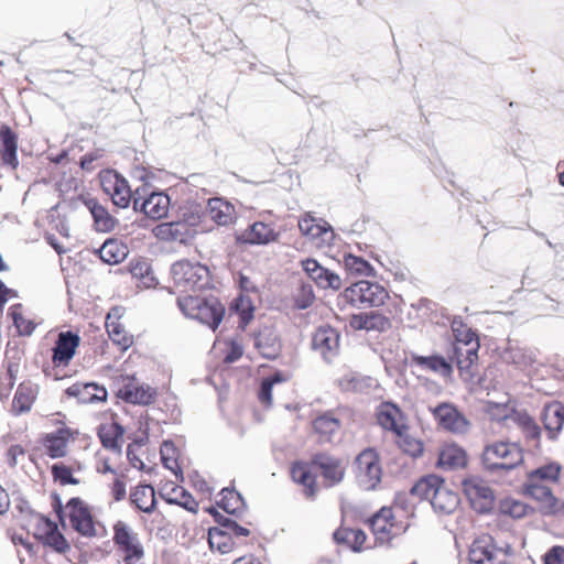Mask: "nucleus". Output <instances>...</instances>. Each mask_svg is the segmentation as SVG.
Here are the masks:
<instances>
[{"label":"nucleus","instance_id":"nucleus-34","mask_svg":"<svg viewBox=\"0 0 564 564\" xmlns=\"http://www.w3.org/2000/svg\"><path fill=\"white\" fill-rule=\"evenodd\" d=\"M495 409L498 411H502L503 414L498 416L497 420H512L516 422L525 434L527 438L538 440L540 437V429L534 422V420L527 413L516 412L512 415L508 413L507 408H500L499 405H495Z\"/></svg>","mask_w":564,"mask_h":564},{"label":"nucleus","instance_id":"nucleus-62","mask_svg":"<svg viewBox=\"0 0 564 564\" xmlns=\"http://www.w3.org/2000/svg\"><path fill=\"white\" fill-rule=\"evenodd\" d=\"M101 154L98 151L86 153L80 159V166L83 170L91 171L95 169L94 162L99 160Z\"/></svg>","mask_w":564,"mask_h":564},{"label":"nucleus","instance_id":"nucleus-63","mask_svg":"<svg viewBox=\"0 0 564 564\" xmlns=\"http://www.w3.org/2000/svg\"><path fill=\"white\" fill-rule=\"evenodd\" d=\"M512 361L520 366H528L534 361L532 354L525 355L522 349L512 350Z\"/></svg>","mask_w":564,"mask_h":564},{"label":"nucleus","instance_id":"nucleus-25","mask_svg":"<svg viewBox=\"0 0 564 564\" xmlns=\"http://www.w3.org/2000/svg\"><path fill=\"white\" fill-rule=\"evenodd\" d=\"M66 393L69 397L77 398L82 403H94L106 401L107 390L94 382H76L67 388Z\"/></svg>","mask_w":564,"mask_h":564},{"label":"nucleus","instance_id":"nucleus-20","mask_svg":"<svg viewBox=\"0 0 564 564\" xmlns=\"http://www.w3.org/2000/svg\"><path fill=\"white\" fill-rule=\"evenodd\" d=\"M299 229L303 236L316 243L328 242L333 237L330 226L323 219H316L311 214H305L299 220Z\"/></svg>","mask_w":564,"mask_h":564},{"label":"nucleus","instance_id":"nucleus-17","mask_svg":"<svg viewBox=\"0 0 564 564\" xmlns=\"http://www.w3.org/2000/svg\"><path fill=\"white\" fill-rule=\"evenodd\" d=\"M153 235L162 241L188 243L197 235V229H188L180 221L162 223L153 228Z\"/></svg>","mask_w":564,"mask_h":564},{"label":"nucleus","instance_id":"nucleus-22","mask_svg":"<svg viewBox=\"0 0 564 564\" xmlns=\"http://www.w3.org/2000/svg\"><path fill=\"white\" fill-rule=\"evenodd\" d=\"M39 519L40 524L36 536L43 540L46 545L51 546L56 552H66L69 549V544L64 535L58 531L56 523L43 516H40Z\"/></svg>","mask_w":564,"mask_h":564},{"label":"nucleus","instance_id":"nucleus-59","mask_svg":"<svg viewBox=\"0 0 564 564\" xmlns=\"http://www.w3.org/2000/svg\"><path fill=\"white\" fill-rule=\"evenodd\" d=\"M544 564H564V547H551L544 555Z\"/></svg>","mask_w":564,"mask_h":564},{"label":"nucleus","instance_id":"nucleus-27","mask_svg":"<svg viewBox=\"0 0 564 564\" xmlns=\"http://www.w3.org/2000/svg\"><path fill=\"white\" fill-rule=\"evenodd\" d=\"M18 135L10 127L3 124L0 128V154L4 164L17 169L19 165L18 156Z\"/></svg>","mask_w":564,"mask_h":564},{"label":"nucleus","instance_id":"nucleus-49","mask_svg":"<svg viewBox=\"0 0 564 564\" xmlns=\"http://www.w3.org/2000/svg\"><path fill=\"white\" fill-rule=\"evenodd\" d=\"M292 299L295 308H308L315 301V294L312 284L310 282H301L294 290Z\"/></svg>","mask_w":564,"mask_h":564},{"label":"nucleus","instance_id":"nucleus-47","mask_svg":"<svg viewBox=\"0 0 564 564\" xmlns=\"http://www.w3.org/2000/svg\"><path fill=\"white\" fill-rule=\"evenodd\" d=\"M34 399L35 393L33 388L24 383L20 384L12 401V411L17 415L28 412L31 409Z\"/></svg>","mask_w":564,"mask_h":564},{"label":"nucleus","instance_id":"nucleus-8","mask_svg":"<svg viewBox=\"0 0 564 564\" xmlns=\"http://www.w3.org/2000/svg\"><path fill=\"white\" fill-rule=\"evenodd\" d=\"M464 492L471 507L479 513H486L494 507V492L485 480L471 476L462 482Z\"/></svg>","mask_w":564,"mask_h":564},{"label":"nucleus","instance_id":"nucleus-45","mask_svg":"<svg viewBox=\"0 0 564 564\" xmlns=\"http://www.w3.org/2000/svg\"><path fill=\"white\" fill-rule=\"evenodd\" d=\"M208 543L212 550H217L220 554H228L234 550L235 541L230 532L219 528H212L208 532Z\"/></svg>","mask_w":564,"mask_h":564},{"label":"nucleus","instance_id":"nucleus-26","mask_svg":"<svg viewBox=\"0 0 564 564\" xmlns=\"http://www.w3.org/2000/svg\"><path fill=\"white\" fill-rule=\"evenodd\" d=\"M469 564H496V549L492 539L484 535L476 539L469 549Z\"/></svg>","mask_w":564,"mask_h":564},{"label":"nucleus","instance_id":"nucleus-3","mask_svg":"<svg viewBox=\"0 0 564 564\" xmlns=\"http://www.w3.org/2000/svg\"><path fill=\"white\" fill-rule=\"evenodd\" d=\"M177 305L186 317L197 319L213 330L218 327L225 315L224 305L214 296H180L177 299Z\"/></svg>","mask_w":564,"mask_h":564},{"label":"nucleus","instance_id":"nucleus-44","mask_svg":"<svg viewBox=\"0 0 564 564\" xmlns=\"http://www.w3.org/2000/svg\"><path fill=\"white\" fill-rule=\"evenodd\" d=\"M67 441L68 432L66 430H58L56 433L47 434L44 441L47 455L52 458L65 456Z\"/></svg>","mask_w":564,"mask_h":564},{"label":"nucleus","instance_id":"nucleus-14","mask_svg":"<svg viewBox=\"0 0 564 564\" xmlns=\"http://www.w3.org/2000/svg\"><path fill=\"white\" fill-rule=\"evenodd\" d=\"M170 197L162 192H153L148 197H133V209L151 219H161L169 213Z\"/></svg>","mask_w":564,"mask_h":564},{"label":"nucleus","instance_id":"nucleus-53","mask_svg":"<svg viewBox=\"0 0 564 564\" xmlns=\"http://www.w3.org/2000/svg\"><path fill=\"white\" fill-rule=\"evenodd\" d=\"M131 274L133 278L140 280L144 288H152L156 284L152 269L147 262H137L131 267Z\"/></svg>","mask_w":564,"mask_h":564},{"label":"nucleus","instance_id":"nucleus-4","mask_svg":"<svg viewBox=\"0 0 564 564\" xmlns=\"http://www.w3.org/2000/svg\"><path fill=\"white\" fill-rule=\"evenodd\" d=\"M171 276L174 288L181 292L200 290L208 284L209 271L198 263L180 260L172 264Z\"/></svg>","mask_w":564,"mask_h":564},{"label":"nucleus","instance_id":"nucleus-9","mask_svg":"<svg viewBox=\"0 0 564 564\" xmlns=\"http://www.w3.org/2000/svg\"><path fill=\"white\" fill-rule=\"evenodd\" d=\"M100 183L104 192L108 194L112 203L120 207L127 208L130 203H133V197H139V189L131 193L128 182L117 172L109 171L101 175Z\"/></svg>","mask_w":564,"mask_h":564},{"label":"nucleus","instance_id":"nucleus-61","mask_svg":"<svg viewBox=\"0 0 564 564\" xmlns=\"http://www.w3.org/2000/svg\"><path fill=\"white\" fill-rule=\"evenodd\" d=\"M272 381L263 379L259 391V400L262 403L271 404L272 401Z\"/></svg>","mask_w":564,"mask_h":564},{"label":"nucleus","instance_id":"nucleus-30","mask_svg":"<svg viewBox=\"0 0 564 564\" xmlns=\"http://www.w3.org/2000/svg\"><path fill=\"white\" fill-rule=\"evenodd\" d=\"M467 464L466 452L456 444H447L442 447L438 454L437 466L452 470L463 468Z\"/></svg>","mask_w":564,"mask_h":564},{"label":"nucleus","instance_id":"nucleus-57","mask_svg":"<svg viewBox=\"0 0 564 564\" xmlns=\"http://www.w3.org/2000/svg\"><path fill=\"white\" fill-rule=\"evenodd\" d=\"M391 326L390 321L377 312L368 313V330L384 332Z\"/></svg>","mask_w":564,"mask_h":564},{"label":"nucleus","instance_id":"nucleus-54","mask_svg":"<svg viewBox=\"0 0 564 564\" xmlns=\"http://www.w3.org/2000/svg\"><path fill=\"white\" fill-rule=\"evenodd\" d=\"M528 505L519 500L505 499L500 502V511L503 514H508L514 519L524 517L528 513Z\"/></svg>","mask_w":564,"mask_h":564},{"label":"nucleus","instance_id":"nucleus-5","mask_svg":"<svg viewBox=\"0 0 564 564\" xmlns=\"http://www.w3.org/2000/svg\"><path fill=\"white\" fill-rule=\"evenodd\" d=\"M387 292L378 283L370 281H359L346 288L343 299L359 308L368 306H379L384 303Z\"/></svg>","mask_w":564,"mask_h":564},{"label":"nucleus","instance_id":"nucleus-2","mask_svg":"<svg viewBox=\"0 0 564 564\" xmlns=\"http://www.w3.org/2000/svg\"><path fill=\"white\" fill-rule=\"evenodd\" d=\"M522 462V448L513 442L498 441L489 443L481 454L482 466L490 474L508 473Z\"/></svg>","mask_w":564,"mask_h":564},{"label":"nucleus","instance_id":"nucleus-33","mask_svg":"<svg viewBox=\"0 0 564 564\" xmlns=\"http://www.w3.org/2000/svg\"><path fill=\"white\" fill-rule=\"evenodd\" d=\"M86 206L94 218L96 230L101 232H109L116 228L118 224L117 219L112 217L109 212L96 199H88L86 202Z\"/></svg>","mask_w":564,"mask_h":564},{"label":"nucleus","instance_id":"nucleus-10","mask_svg":"<svg viewBox=\"0 0 564 564\" xmlns=\"http://www.w3.org/2000/svg\"><path fill=\"white\" fill-rule=\"evenodd\" d=\"M312 466L321 473L327 487L340 484L345 477V462L327 453L314 455Z\"/></svg>","mask_w":564,"mask_h":564},{"label":"nucleus","instance_id":"nucleus-16","mask_svg":"<svg viewBox=\"0 0 564 564\" xmlns=\"http://www.w3.org/2000/svg\"><path fill=\"white\" fill-rule=\"evenodd\" d=\"M377 421L383 430L393 434L408 425L404 412L395 403L389 401L382 402L378 406Z\"/></svg>","mask_w":564,"mask_h":564},{"label":"nucleus","instance_id":"nucleus-52","mask_svg":"<svg viewBox=\"0 0 564 564\" xmlns=\"http://www.w3.org/2000/svg\"><path fill=\"white\" fill-rule=\"evenodd\" d=\"M166 501L178 505L191 512H196L198 509L196 500L185 489L178 487L172 489V496Z\"/></svg>","mask_w":564,"mask_h":564},{"label":"nucleus","instance_id":"nucleus-19","mask_svg":"<svg viewBox=\"0 0 564 564\" xmlns=\"http://www.w3.org/2000/svg\"><path fill=\"white\" fill-rule=\"evenodd\" d=\"M155 390L148 384L128 379L119 389L118 395L126 402L139 405H148L154 401Z\"/></svg>","mask_w":564,"mask_h":564},{"label":"nucleus","instance_id":"nucleus-37","mask_svg":"<svg viewBox=\"0 0 564 564\" xmlns=\"http://www.w3.org/2000/svg\"><path fill=\"white\" fill-rule=\"evenodd\" d=\"M131 502L145 513L153 512L155 508L154 489L150 485H139L130 494Z\"/></svg>","mask_w":564,"mask_h":564},{"label":"nucleus","instance_id":"nucleus-50","mask_svg":"<svg viewBox=\"0 0 564 564\" xmlns=\"http://www.w3.org/2000/svg\"><path fill=\"white\" fill-rule=\"evenodd\" d=\"M561 473V467L557 464H546L528 474V481L540 482L553 481L556 482Z\"/></svg>","mask_w":564,"mask_h":564},{"label":"nucleus","instance_id":"nucleus-6","mask_svg":"<svg viewBox=\"0 0 564 564\" xmlns=\"http://www.w3.org/2000/svg\"><path fill=\"white\" fill-rule=\"evenodd\" d=\"M356 477L359 486L365 490H373L381 481V467L379 457L371 448L362 451L355 460Z\"/></svg>","mask_w":564,"mask_h":564},{"label":"nucleus","instance_id":"nucleus-58","mask_svg":"<svg viewBox=\"0 0 564 564\" xmlns=\"http://www.w3.org/2000/svg\"><path fill=\"white\" fill-rule=\"evenodd\" d=\"M167 451H175L174 444L172 442L165 441L161 447V458L165 468L174 471L178 467L177 462L172 456L167 455Z\"/></svg>","mask_w":564,"mask_h":564},{"label":"nucleus","instance_id":"nucleus-60","mask_svg":"<svg viewBox=\"0 0 564 564\" xmlns=\"http://www.w3.org/2000/svg\"><path fill=\"white\" fill-rule=\"evenodd\" d=\"M178 220L182 221L188 229H196V227L200 224V214L197 208L189 209L184 212L182 218Z\"/></svg>","mask_w":564,"mask_h":564},{"label":"nucleus","instance_id":"nucleus-29","mask_svg":"<svg viewBox=\"0 0 564 564\" xmlns=\"http://www.w3.org/2000/svg\"><path fill=\"white\" fill-rule=\"evenodd\" d=\"M413 362L422 369L430 370L438 376L447 379L453 373V365L448 357L445 358L440 355L420 356L415 355L412 358Z\"/></svg>","mask_w":564,"mask_h":564},{"label":"nucleus","instance_id":"nucleus-48","mask_svg":"<svg viewBox=\"0 0 564 564\" xmlns=\"http://www.w3.org/2000/svg\"><path fill=\"white\" fill-rule=\"evenodd\" d=\"M106 328L110 339L126 350L133 344V337L128 335L121 324L111 321V315L108 314L106 321Z\"/></svg>","mask_w":564,"mask_h":564},{"label":"nucleus","instance_id":"nucleus-18","mask_svg":"<svg viewBox=\"0 0 564 564\" xmlns=\"http://www.w3.org/2000/svg\"><path fill=\"white\" fill-rule=\"evenodd\" d=\"M302 268L306 274L322 289L339 290L341 288V279L338 274L322 267L315 259H305Z\"/></svg>","mask_w":564,"mask_h":564},{"label":"nucleus","instance_id":"nucleus-13","mask_svg":"<svg viewBox=\"0 0 564 564\" xmlns=\"http://www.w3.org/2000/svg\"><path fill=\"white\" fill-rule=\"evenodd\" d=\"M433 414L438 424L449 432L464 434L469 429V421L451 403L437 405Z\"/></svg>","mask_w":564,"mask_h":564},{"label":"nucleus","instance_id":"nucleus-56","mask_svg":"<svg viewBox=\"0 0 564 564\" xmlns=\"http://www.w3.org/2000/svg\"><path fill=\"white\" fill-rule=\"evenodd\" d=\"M345 264L349 270L355 271L361 275H368L372 270L366 260L351 254L345 258Z\"/></svg>","mask_w":564,"mask_h":564},{"label":"nucleus","instance_id":"nucleus-41","mask_svg":"<svg viewBox=\"0 0 564 564\" xmlns=\"http://www.w3.org/2000/svg\"><path fill=\"white\" fill-rule=\"evenodd\" d=\"M127 248L118 240L108 239L99 248L98 253L102 262L117 264L127 257Z\"/></svg>","mask_w":564,"mask_h":564},{"label":"nucleus","instance_id":"nucleus-24","mask_svg":"<svg viewBox=\"0 0 564 564\" xmlns=\"http://www.w3.org/2000/svg\"><path fill=\"white\" fill-rule=\"evenodd\" d=\"M524 491L528 496L542 503L545 513H555L561 509V502L554 497L552 490L546 485L528 481L524 484Z\"/></svg>","mask_w":564,"mask_h":564},{"label":"nucleus","instance_id":"nucleus-51","mask_svg":"<svg viewBox=\"0 0 564 564\" xmlns=\"http://www.w3.org/2000/svg\"><path fill=\"white\" fill-rule=\"evenodd\" d=\"M21 308V304L12 306L10 308V315L18 333L22 336H30L35 329V324L22 315Z\"/></svg>","mask_w":564,"mask_h":564},{"label":"nucleus","instance_id":"nucleus-64","mask_svg":"<svg viewBox=\"0 0 564 564\" xmlns=\"http://www.w3.org/2000/svg\"><path fill=\"white\" fill-rule=\"evenodd\" d=\"M25 454L24 448L21 445H12L8 449V463L11 467L17 466L19 456H23Z\"/></svg>","mask_w":564,"mask_h":564},{"label":"nucleus","instance_id":"nucleus-35","mask_svg":"<svg viewBox=\"0 0 564 564\" xmlns=\"http://www.w3.org/2000/svg\"><path fill=\"white\" fill-rule=\"evenodd\" d=\"M544 427L554 436L564 425V405L561 402H552L544 406L542 412Z\"/></svg>","mask_w":564,"mask_h":564},{"label":"nucleus","instance_id":"nucleus-38","mask_svg":"<svg viewBox=\"0 0 564 564\" xmlns=\"http://www.w3.org/2000/svg\"><path fill=\"white\" fill-rule=\"evenodd\" d=\"M469 346H463L462 344H453L451 351L447 357L453 365L456 364L460 372L469 371L470 367L478 359V350H474L473 356H469Z\"/></svg>","mask_w":564,"mask_h":564},{"label":"nucleus","instance_id":"nucleus-36","mask_svg":"<svg viewBox=\"0 0 564 564\" xmlns=\"http://www.w3.org/2000/svg\"><path fill=\"white\" fill-rule=\"evenodd\" d=\"M123 427L117 422L101 424L98 429V436L102 446L116 452L121 448L119 441L123 437Z\"/></svg>","mask_w":564,"mask_h":564},{"label":"nucleus","instance_id":"nucleus-11","mask_svg":"<svg viewBox=\"0 0 564 564\" xmlns=\"http://www.w3.org/2000/svg\"><path fill=\"white\" fill-rule=\"evenodd\" d=\"M370 527L377 540L388 542L405 531V528L394 521L391 508H381L371 519Z\"/></svg>","mask_w":564,"mask_h":564},{"label":"nucleus","instance_id":"nucleus-40","mask_svg":"<svg viewBox=\"0 0 564 564\" xmlns=\"http://www.w3.org/2000/svg\"><path fill=\"white\" fill-rule=\"evenodd\" d=\"M254 346L267 359L276 358L281 350V345L276 335L270 330L259 333L254 339Z\"/></svg>","mask_w":564,"mask_h":564},{"label":"nucleus","instance_id":"nucleus-28","mask_svg":"<svg viewBox=\"0 0 564 564\" xmlns=\"http://www.w3.org/2000/svg\"><path fill=\"white\" fill-rule=\"evenodd\" d=\"M206 213L219 226H227L235 220V207L227 200L215 197L207 202Z\"/></svg>","mask_w":564,"mask_h":564},{"label":"nucleus","instance_id":"nucleus-15","mask_svg":"<svg viewBox=\"0 0 564 564\" xmlns=\"http://www.w3.org/2000/svg\"><path fill=\"white\" fill-rule=\"evenodd\" d=\"M312 348L330 361L338 352L339 334L329 326L317 328L312 338Z\"/></svg>","mask_w":564,"mask_h":564},{"label":"nucleus","instance_id":"nucleus-32","mask_svg":"<svg viewBox=\"0 0 564 564\" xmlns=\"http://www.w3.org/2000/svg\"><path fill=\"white\" fill-rule=\"evenodd\" d=\"M451 328L455 338L454 344H462L463 346H469V356H473L474 350L479 349V340L477 334L468 327L460 316H455L451 323Z\"/></svg>","mask_w":564,"mask_h":564},{"label":"nucleus","instance_id":"nucleus-55","mask_svg":"<svg viewBox=\"0 0 564 564\" xmlns=\"http://www.w3.org/2000/svg\"><path fill=\"white\" fill-rule=\"evenodd\" d=\"M52 475L54 480L59 481L61 485H77L79 481L73 477L72 469L63 463H57L52 466Z\"/></svg>","mask_w":564,"mask_h":564},{"label":"nucleus","instance_id":"nucleus-39","mask_svg":"<svg viewBox=\"0 0 564 564\" xmlns=\"http://www.w3.org/2000/svg\"><path fill=\"white\" fill-rule=\"evenodd\" d=\"M334 540L337 544L346 545L358 552L366 541V534L360 529L339 528L334 532Z\"/></svg>","mask_w":564,"mask_h":564},{"label":"nucleus","instance_id":"nucleus-7","mask_svg":"<svg viewBox=\"0 0 564 564\" xmlns=\"http://www.w3.org/2000/svg\"><path fill=\"white\" fill-rule=\"evenodd\" d=\"M113 542L123 552L124 564H137L143 558L144 550L139 536L127 523L118 521L113 525Z\"/></svg>","mask_w":564,"mask_h":564},{"label":"nucleus","instance_id":"nucleus-42","mask_svg":"<svg viewBox=\"0 0 564 564\" xmlns=\"http://www.w3.org/2000/svg\"><path fill=\"white\" fill-rule=\"evenodd\" d=\"M397 437L398 446L405 454L412 457H419L423 454L424 446L421 440L414 437L410 433V427L406 425L404 429L394 434Z\"/></svg>","mask_w":564,"mask_h":564},{"label":"nucleus","instance_id":"nucleus-43","mask_svg":"<svg viewBox=\"0 0 564 564\" xmlns=\"http://www.w3.org/2000/svg\"><path fill=\"white\" fill-rule=\"evenodd\" d=\"M292 478L295 482L304 486L305 496L312 498L316 494L315 477L306 464L295 463L291 469Z\"/></svg>","mask_w":564,"mask_h":564},{"label":"nucleus","instance_id":"nucleus-31","mask_svg":"<svg viewBox=\"0 0 564 564\" xmlns=\"http://www.w3.org/2000/svg\"><path fill=\"white\" fill-rule=\"evenodd\" d=\"M314 431L319 435L321 442H333L340 430V421L332 413L325 412L313 421Z\"/></svg>","mask_w":564,"mask_h":564},{"label":"nucleus","instance_id":"nucleus-21","mask_svg":"<svg viewBox=\"0 0 564 564\" xmlns=\"http://www.w3.org/2000/svg\"><path fill=\"white\" fill-rule=\"evenodd\" d=\"M80 338L72 332H62L53 348V362L56 366H67L79 346Z\"/></svg>","mask_w":564,"mask_h":564},{"label":"nucleus","instance_id":"nucleus-46","mask_svg":"<svg viewBox=\"0 0 564 564\" xmlns=\"http://www.w3.org/2000/svg\"><path fill=\"white\" fill-rule=\"evenodd\" d=\"M221 496L219 505L227 513L240 516L246 510L245 500L238 491L224 488Z\"/></svg>","mask_w":564,"mask_h":564},{"label":"nucleus","instance_id":"nucleus-12","mask_svg":"<svg viewBox=\"0 0 564 564\" xmlns=\"http://www.w3.org/2000/svg\"><path fill=\"white\" fill-rule=\"evenodd\" d=\"M69 521L72 528L85 536H93L96 534L93 517L89 509L79 498H72L67 505Z\"/></svg>","mask_w":564,"mask_h":564},{"label":"nucleus","instance_id":"nucleus-1","mask_svg":"<svg viewBox=\"0 0 564 564\" xmlns=\"http://www.w3.org/2000/svg\"><path fill=\"white\" fill-rule=\"evenodd\" d=\"M411 494L429 500L435 512L453 513L459 506V496L443 478L429 475L420 479L411 489Z\"/></svg>","mask_w":564,"mask_h":564},{"label":"nucleus","instance_id":"nucleus-23","mask_svg":"<svg viewBox=\"0 0 564 564\" xmlns=\"http://www.w3.org/2000/svg\"><path fill=\"white\" fill-rule=\"evenodd\" d=\"M238 239L249 245H269L279 239V232L263 221H256Z\"/></svg>","mask_w":564,"mask_h":564}]
</instances>
